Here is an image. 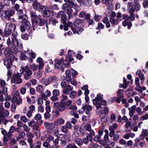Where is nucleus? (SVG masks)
Here are the masks:
<instances>
[{
  "label": "nucleus",
  "instance_id": "obj_1",
  "mask_svg": "<svg viewBox=\"0 0 148 148\" xmlns=\"http://www.w3.org/2000/svg\"><path fill=\"white\" fill-rule=\"evenodd\" d=\"M13 36H12L8 38L6 43L8 47L4 51V53L7 56H9L10 54L15 53L17 50V48L14 47L13 42Z\"/></svg>",
  "mask_w": 148,
  "mask_h": 148
},
{
  "label": "nucleus",
  "instance_id": "obj_2",
  "mask_svg": "<svg viewBox=\"0 0 148 148\" xmlns=\"http://www.w3.org/2000/svg\"><path fill=\"white\" fill-rule=\"evenodd\" d=\"M103 95L99 93L98 94L95 99H93V103L95 105L97 109H99V111L101 114L102 113L103 109L101 108V105H106V102L104 100H103Z\"/></svg>",
  "mask_w": 148,
  "mask_h": 148
},
{
  "label": "nucleus",
  "instance_id": "obj_3",
  "mask_svg": "<svg viewBox=\"0 0 148 148\" xmlns=\"http://www.w3.org/2000/svg\"><path fill=\"white\" fill-rule=\"evenodd\" d=\"M72 101L71 100H67L66 101H62L60 102V106L59 111H62L66 109H71L73 110H76L75 106L72 105Z\"/></svg>",
  "mask_w": 148,
  "mask_h": 148
},
{
  "label": "nucleus",
  "instance_id": "obj_4",
  "mask_svg": "<svg viewBox=\"0 0 148 148\" xmlns=\"http://www.w3.org/2000/svg\"><path fill=\"white\" fill-rule=\"evenodd\" d=\"M16 28V25L12 22L7 23L4 32L6 35V36H8L11 34L12 31H14Z\"/></svg>",
  "mask_w": 148,
  "mask_h": 148
},
{
  "label": "nucleus",
  "instance_id": "obj_5",
  "mask_svg": "<svg viewBox=\"0 0 148 148\" xmlns=\"http://www.w3.org/2000/svg\"><path fill=\"white\" fill-rule=\"evenodd\" d=\"M134 3V8L132 3H128V10L129 12H134L135 11H137L139 10L140 6L139 1L138 0H135Z\"/></svg>",
  "mask_w": 148,
  "mask_h": 148
},
{
  "label": "nucleus",
  "instance_id": "obj_6",
  "mask_svg": "<svg viewBox=\"0 0 148 148\" xmlns=\"http://www.w3.org/2000/svg\"><path fill=\"white\" fill-rule=\"evenodd\" d=\"M22 20V25L20 28V30L22 32L25 31V29H29L31 25L30 23L27 21V17L25 14L24 15V17H23Z\"/></svg>",
  "mask_w": 148,
  "mask_h": 148
},
{
  "label": "nucleus",
  "instance_id": "obj_7",
  "mask_svg": "<svg viewBox=\"0 0 148 148\" xmlns=\"http://www.w3.org/2000/svg\"><path fill=\"white\" fill-rule=\"evenodd\" d=\"M23 71L24 72V77L25 79L28 80L30 79L32 74V71L29 69V67L27 66H25L22 68Z\"/></svg>",
  "mask_w": 148,
  "mask_h": 148
},
{
  "label": "nucleus",
  "instance_id": "obj_8",
  "mask_svg": "<svg viewBox=\"0 0 148 148\" xmlns=\"http://www.w3.org/2000/svg\"><path fill=\"white\" fill-rule=\"evenodd\" d=\"M84 128L86 131V135L88 136L90 138V140L92 139V137L95 135V133L94 130L91 129V125L89 124H86Z\"/></svg>",
  "mask_w": 148,
  "mask_h": 148
},
{
  "label": "nucleus",
  "instance_id": "obj_9",
  "mask_svg": "<svg viewBox=\"0 0 148 148\" xmlns=\"http://www.w3.org/2000/svg\"><path fill=\"white\" fill-rule=\"evenodd\" d=\"M12 101L13 103H16L18 105L22 103V99L19 97V92L18 90H16L14 92Z\"/></svg>",
  "mask_w": 148,
  "mask_h": 148
},
{
  "label": "nucleus",
  "instance_id": "obj_10",
  "mask_svg": "<svg viewBox=\"0 0 148 148\" xmlns=\"http://www.w3.org/2000/svg\"><path fill=\"white\" fill-rule=\"evenodd\" d=\"M6 57L11 56L10 58H5L4 60V64L7 68H10V66L12 65V63L13 61L14 60V56L13 55L10 54L9 56H7Z\"/></svg>",
  "mask_w": 148,
  "mask_h": 148
},
{
  "label": "nucleus",
  "instance_id": "obj_11",
  "mask_svg": "<svg viewBox=\"0 0 148 148\" xmlns=\"http://www.w3.org/2000/svg\"><path fill=\"white\" fill-rule=\"evenodd\" d=\"M22 82V79L18 74H14L11 81L12 83L15 84H20Z\"/></svg>",
  "mask_w": 148,
  "mask_h": 148
},
{
  "label": "nucleus",
  "instance_id": "obj_12",
  "mask_svg": "<svg viewBox=\"0 0 148 148\" xmlns=\"http://www.w3.org/2000/svg\"><path fill=\"white\" fill-rule=\"evenodd\" d=\"M44 8L45 9L42 10L41 12L45 16L49 17L53 12V10H51L49 8H47L46 6H44Z\"/></svg>",
  "mask_w": 148,
  "mask_h": 148
},
{
  "label": "nucleus",
  "instance_id": "obj_13",
  "mask_svg": "<svg viewBox=\"0 0 148 148\" xmlns=\"http://www.w3.org/2000/svg\"><path fill=\"white\" fill-rule=\"evenodd\" d=\"M57 16L61 18L62 23L65 25L66 23V16L64 11H61L58 12Z\"/></svg>",
  "mask_w": 148,
  "mask_h": 148
},
{
  "label": "nucleus",
  "instance_id": "obj_14",
  "mask_svg": "<svg viewBox=\"0 0 148 148\" xmlns=\"http://www.w3.org/2000/svg\"><path fill=\"white\" fill-rule=\"evenodd\" d=\"M33 8L35 10H40V11L45 9L44 6L42 5L36 1H35L32 4Z\"/></svg>",
  "mask_w": 148,
  "mask_h": 148
},
{
  "label": "nucleus",
  "instance_id": "obj_15",
  "mask_svg": "<svg viewBox=\"0 0 148 148\" xmlns=\"http://www.w3.org/2000/svg\"><path fill=\"white\" fill-rule=\"evenodd\" d=\"M62 132L65 134H67V135L65 136V138L67 137L68 138L67 141H69V138L71 137V134L69 131L68 130V129L65 126V125L62 126L61 129Z\"/></svg>",
  "mask_w": 148,
  "mask_h": 148
},
{
  "label": "nucleus",
  "instance_id": "obj_16",
  "mask_svg": "<svg viewBox=\"0 0 148 148\" xmlns=\"http://www.w3.org/2000/svg\"><path fill=\"white\" fill-rule=\"evenodd\" d=\"M15 8L16 10L18 11L17 12L18 14V18L19 19H22L23 17H24V15L23 14V11L21 9L20 10H19V5L18 4H16L15 5Z\"/></svg>",
  "mask_w": 148,
  "mask_h": 148
},
{
  "label": "nucleus",
  "instance_id": "obj_17",
  "mask_svg": "<svg viewBox=\"0 0 148 148\" xmlns=\"http://www.w3.org/2000/svg\"><path fill=\"white\" fill-rule=\"evenodd\" d=\"M73 89V86L68 84L66 85L65 88H64L62 91L63 93L66 94H69V92L71 91Z\"/></svg>",
  "mask_w": 148,
  "mask_h": 148
},
{
  "label": "nucleus",
  "instance_id": "obj_18",
  "mask_svg": "<svg viewBox=\"0 0 148 148\" xmlns=\"http://www.w3.org/2000/svg\"><path fill=\"white\" fill-rule=\"evenodd\" d=\"M44 126L46 129L49 130H52L55 128L56 126L54 125V123H49L45 122L44 123Z\"/></svg>",
  "mask_w": 148,
  "mask_h": 148
},
{
  "label": "nucleus",
  "instance_id": "obj_19",
  "mask_svg": "<svg viewBox=\"0 0 148 148\" xmlns=\"http://www.w3.org/2000/svg\"><path fill=\"white\" fill-rule=\"evenodd\" d=\"M55 68L60 69L61 68L62 65L63 64H64L63 60L62 59L59 60H55Z\"/></svg>",
  "mask_w": 148,
  "mask_h": 148
},
{
  "label": "nucleus",
  "instance_id": "obj_20",
  "mask_svg": "<svg viewBox=\"0 0 148 148\" xmlns=\"http://www.w3.org/2000/svg\"><path fill=\"white\" fill-rule=\"evenodd\" d=\"M14 12L15 11L14 10L12 9L4 11V14H5V18H9L14 13Z\"/></svg>",
  "mask_w": 148,
  "mask_h": 148
},
{
  "label": "nucleus",
  "instance_id": "obj_21",
  "mask_svg": "<svg viewBox=\"0 0 148 148\" xmlns=\"http://www.w3.org/2000/svg\"><path fill=\"white\" fill-rule=\"evenodd\" d=\"M34 134L31 132H28L26 134V136L27 138V141L29 144L33 143V140L32 138L34 137Z\"/></svg>",
  "mask_w": 148,
  "mask_h": 148
},
{
  "label": "nucleus",
  "instance_id": "obj_22",
  "mask_svg": "<svg viewBox=\"0 0 148 148\" xmlns=\"http://www.w3.org/2000/svg\"><path fill=\"white\" fill-rule=\"evenodd\" d=\"M13 45L14 47H21L22 46V45L20 41L16 39L14 36H13Z\"/></svg>",
  "mask_w": 148,
  "mask_h": 148
},
{
  "label": "nucleus",
  "instance_id": "obj_23",
  "mask_svg": "<svg viewBox=\"0 0 148 148\" xmlns=\"http://www.w3.org/2000/svg\"><path fill=\"white\" fill-rule=\"evenodd\" d=\"M73 60L72 58L70 56H66L65 61L64 62V66L66 67H69L70 65L69 62H71Z\"/></svg>",
  "mask_w": 148,
  "mask_h": 148
},
{
  "label": "nucleus",
  "instance_id": "obj_24",
  "mask_svg": "<svg viewBox=\"0 0 148 148\" xmlns=\"http://www.w3.org/2000/svg\"><path fill=\"white\" fill-rule=\"evenodd\" d=\"M2 109L1 112V115H0V118H4V115L7 117H9V112L8 110L5 109L4 107Z\"/></svg>",
  "mask_w": 148,
  "mask_h": 148
},
{
  "label": "nucleus",
  "instance_id": "obj_25",
  "mask_svg": "<svg viewBox=\"0 0 148 148\" xmlns=\"http://www.w3.org/2000/svg\"><path fill=\"white\" fill-rule=\"evenodd\" d=\"M64 123V120L62 118H59L55 121L54 125L56 126L63 125Z\"/></svg>",
  "mask_w": 148,
  "mask_h": 148
},
{
  "label": "nucleus",
  "instance_id": "obj_26",
  "mask_svg": "<svg viewBox=\"0 0 148 148\" xmlns=\"http://www.w3.org/2000/svg\"><path fill=\"white\" fill-rule=\"evenodd\" d=\"M117 17L119 21H121L123 19L127 20L128 19V15H121V13L119 12L117 13Z\"/></svg>",
  "mask_w": 148,
  "mask_h": 148
},
{
  "label": "nucleus",
  "instance_id": "obj_27",
  "mask_svg": "<svg viewBox=\"0 0 148 148\" xmlns=\"http://www.w3.org/2000/svg\"><path fill=\"white\" fill-rule=\"evenodd\" d=\"M83 108L84 111H86V113L87 114L89 113V112L92 109V107L89 105L85 104L83 107Z\"/></svg>",
  "mask_w": 148,
  "mask_h": 148
},
{
  "label": "nucleus",
  "instance_id": "obj_28",
  "mask_svg": "<svg viewBox=\"0 0 148 148\" xmlns=\"http://www.w3.org/2000/svg\"><path fill=\"white\" fill-rule=\"evenodd\" d=\"M30 14L32 19L34 20H35L36 19H38L40 18V15H38L35 12L32 11L30 12Z\"/></svg>",
  "mask_w": 148,
  "mask_h": 148
},
{
  "label": "nucleus",
  "instance_id": "obj_29",
  "mask_svg": "<svg viewBox=\"0 0 148 148\" xmlns=\"http://www.w3.org/2000/svg\"><path fill=\"white\" fill-rule=\"evenodd\" d=\"M136 107L135 105H134L131 106V108H129L128 109L130 110L129 111V114L130 116L132 117L133 115L134 112L136 110Z\"/></svg>",
  "mask_w": 148,
  "mask_h": 148
},
{
  "label": "nucleus",
  "instance_id": "obj_30",
  "mask_svg": "<svg viewBox=\"0 0 148 148\" xmlns=\"http://www.w3.org/2000/svg\"><path fill=\"white\" fill-rule=\"evenodd\" d=\"M72 30L74 34H79L83 31V29L82 28H79L77 27H75L74 28H72Z\"/></svg>",
  "mask_w": 148,
  "mask_h": 148
},
{
  "label": "nucleus",
  "instance_id": "obj_31",
  "mask_svg": "<svg viewBox=\"0 0 148 148\" xmlns=\"http://www.w3.org/2000/svg\"><path fill=\"white\" fill-rule=\"evenodd\" d=\"M141 72V70H138L136 73V75L139 76V77L141 80H144L145 79L144 75L143 73H142Z\"/></svg>",
  "mask_w": 148,
  "mask_h": 148
},
{
  "label": "nucleus",
  "instance_id": "obj_32",
  "mask_svg": "<svg viewBox=\"0 0 148 148\" xmlns=\"http://www.w3.org/2000/svg\"><path fill=\"white\" fill-rule=\"evenodd\" d=\"M67 2L69 3L70 7L73 8L75 7V9L76 8L77 4L75 1L74 0H69V1Z\"/></svg>",
  "mask_w": 148,
  "mask_h": 148
},
{
  "label": "nucleus",
  "instance_id": "obj_33",
  "mask_svg": "<svg viewBox=\"0 0 148 148\" xmlns=\"http://www.w3.org/2000/svg\"><path fill=\"white\" fill-rule=\"evenodd\" d=\"M15 131V128L14 126L12 125L10 127L9 131L8 132V137H10L12 136V133H13Z\"/></svg>",
  "mask_w": 148,
  "mask_h": 148
},
{
  "label": "nucleus",
  "instance_id": "obj_34",
  "mask_svg": "<svg viewBox=\"0 0 148 148\" xmlns=\"http://www.w3.org/2000/svg\"><path fill=\"white\" fill-rule=\"evenodd\" d=\"M40 82L42 84L46 86L50 84L48 78H42L40 80Z\"/></svg>",
  "mask_w": 148,
  "mask_h": 148
},
{
  "label": "nucleus",
  "instance_id": "obj_35",
  "mask_svg": "<svg viewBox=\"0 0 148 148\" xmlns=\"http://www.w3.org/2000/svg\"><path fill=\"white\" fill-rule=\"evenodd\" d=\"M48 78L50 84L51 82H56L58 80V79L56 76H50Z\"/></svg>",
  "mask_w": 148,
  "mask_h": 148
},
{
  "label": "nucleus",
  "instance_id": "obj_36",
  "mask_svg": "<svg viewBox=\"0 0 148 148\" xmlns=\"http://www.w3.org/2000/svg\"><path fill=\"white\" fill-rule=\"evenodd\" d=\"M66 76L65 79L66 81H69L70 80L73 78L71 73H70L69 70H67L66 71Z\"/></svg>",
  "mask_w": 148,
  "mask_h": 148
},
{
  "label": "nucleus",
  "instance_id": "obj_37",
  "mask_svg": "<svg viewBox=\"0 0 148 148\" xmlns=\"http://www.w3.org/2000/svg\"><path fill=\"white\" fill-rule=\"evenodd\" d=\"M25 135V133L24 131H22L18 134L16 137V140L18 141L22 138H23Z\"/></svg>",
  "mask_w": 148,
  "mask_h": 148
},
{
  "label": "nucleus",
  "instance_id": "obj_38",
  "mask_svg": "<svg viewBox=\"0 0 148 148\" xmlns=\"http://www.w3.org/2000/svg\"><path fill=\"white\" fill-rule=\"evenodd\" d=\"M66 10V13L68 15L69 18H71L72 17V13L73 11L72 8L71 7L69 8Z\"/></svg>",
  "mask_w": 148,
  "mask_h": 148
},
{
  "label": "nucleus",
  "instance_id": "obj_39",
  "mask_svg": "<svg viewBox=\"0 0 148 148\" xmlns=\"http://www.w3.org/2000/svg\"><path fill=\"white\" fill-rule=\"evenodd\" d=\"M81 22V20L80 19H77L75 20L74 23L75 27L80 28V25Z\"/></svg>",
  "mask_w": 148,
  "mask_h": 148
},
{
  "label": "nucleus",
  "instance_id": "obj_40",
  "mask_svg": "<svg viewBox=\"0 0 148 148\" xmlns=\"http://www.w3.org/2000/svg\"><path fill=\"white\" fill-rule=\"evenodd\" d=\"M74 77H73L71 79H70L69 81H67L69 83H70L71 84L73 85L74 86H76L77 85V82L75 80Z\"/></svg>",
  "mask_w": 148,
  "mask_h": 148
},
{
  "label": "nucleus",
  "instance_id": "obj_41",
  "mask_svg": "<svg viewBox=\"0 0 148 148\" xmlns=\"http://www.w3.org/2000/svg\"><path fill=\"white\" fill-rule=\"evenodd\" d=\"M49 140H46L43 143V146L46 148H51V146L49 143Z\"/></svg>",
  "mask_w": 148,
  "mask_h": 148
},
{
  "label": "nucleus",
  "instance_id": "obj_42",
  "mask_svg": "<svg viewBox=\"0 0 148 148\" xmlns=\"http://www.w3.org/2000/svg\"><path fill=\"white\" fill-rule=\"evenodd\" d=\"M69 71L70 73L72 75L73 77H75L78 74V73L73 69H71Z\"/></svg>",
  "mask_w": 148,
  "mask_h": 148
},
{
  "label": "nucleus",
  "instance_id": "obj_43",
  "mask_svg": "<svg viewBox=\"0 0 148 148\" xmlns=\"http://www.w3.org/2000/svg\"><path fill=\"white\" fill-rule=\"evenodd\" d=\"M81 89L85 91L84 94H89V90L88 89V86L85 85L81 87Z\"/></svg>",
  "mask_w": 148,
  "mask_h": 148
},
{
  "label": "nucleus",
  "instance_id": "obj_44",
  "mask_svg": "<svg viewBox=\"0 0 148 148\" xmlns=\"http://www.w3.org/2000/svg\"><path fill=\"white\" fill-rule=\"evenodd\" d=\"M86 6H90L92 3L91 0H83V2Z\"/></svg>",
  "mask_w": 148,
  "mask_h": 148
},
{
  "label": "nucleus",
  "instance_id": "obj_45",
  "mask_svg": "<svg viewBox=\"0 0 148 148\" xmlns=\"http://www.w3.org/2000/svg\"><path fill=\"white\" fill-rule=\"evenodd\" d=\"M33 130L34 131H36V132H38L39 133L40 132L39 129L40 127L38 125H37L36 124L32 127Z\"/></svg>",
  "mask_w": 148,
  "mask_h": 148
},
{
  "label": "nucleus",
  "instance_id": "obj_46",
  "mask_svg": "<svg viewBox=\"0 0 148 148\" xmlns=\"http://www.w3.org/2000/svg\"><path fill=\"white\" fill-rule=\"evenodd\" d=\"M23 127L24 131L27 133L29 132L30 130V128L25 124H24L23 125Z\"/></svg>",
  "mask_w": 148,
  "mask_h": 148
},
{
  "label": "nucleus",
  "instance_id": "obj_47",
  "mask_svg": "<svg viewBox=\"0 0 148 148\" xmlns=\"http://www.w3.org/2000/svg\"><path fill=\"white\" fill-rule=\"evenodd\" d=\"M43 90V86L41 85H39L36 88L37 92L41 93L42 92Z\"/></svg>",
  "mask_w": 148,
  "mask_h": 148
},
{
  "label": "nucleus",
  "instance_id": "obj_48",
  "mask_svg": "<svg viewBox=\"0 0 148 148\" xmlns=\"http://www.w3.org/2000/svg\"><path fill=\"white\" fill-rule=\"evenodd\" d=\"M39 24L38 23V21H36L35 20H34L32 21V26L34 29L36 28L38 26V25Z\"/></svg>",
  "mask_w": 148,
  "mask_h": 148
},
{
  "label": "nucleus",
  "instance_id": "obj_49",
  "mask_svg": "<svg viewBox=\"0 0 148 148\" xmlns=\"http://www.w3.org/2000/svg\"><path fill=\"white\" fill-rule=\"evenodd\" d=\"M75 143L79 146L82 145L83 144L81 140L79 138H77L75 140Z\"/></svg>",
  "mask_w": 148,
  "mask_h": 148
},
{
  "label": "nucleus",
  "instance_id": "obj_50",
  "mask_svg": "<svg viewBox=\"0 0 148 148\" xmlns=\"http://www.w3.org/2000/svg\"><path fill=\"white\" fill-rule=\"evenodd\" d=\"M52 94L53 95L58 96L60 95V91L58 89H55L53 91Z\"/></svg>",
  "mask_w": 148,
  "mask_h": 148
},
{
  "label": "nucleus",
  "instance_id": "obj_51",
  "mask_svg": "<svg viewBox=\"0 0 148 148\" xmlns=\"http://www.w3.org/2000/svg\"><path fill=\"white\" fill-rule=\"evenodd\" d=\"M76 91H71L70 95L69 97L70 98H74L76 96Z\"/></svg>",
  "mask_w": 148,
  "mask_h": 148
},
{
  "label": "nucleus",
  "instance_id": "obj_52",
  "mask_svg": "<svg viewBox=\"0 0 148 148\" xmlns=\"http://www.w3.org/2000/svg\"><path fill=\"white\" fill-rule=\"evenodd\" d=\"M38 21H39V25L40 26L44 25L46 23V21L44 19H41L40 18L38 19Z\"/></svg>",
  "mask_w": 148,
  "mask_h": 148
},
{
  "label": "nucleus",
  "instance_id": "obj_53",
  "mask_svg": "<svg viewBox=\"0 0 148 148\" xmlns=\"http://www.w3.org/2000/svg\"><path fill=\"white\" fill-rule=\"evenodd\" d=\"M0 130H1V134L4 136H8V132L7 133L6 130H5L3 128H0Z\"/></svg>",
  "mask_w": 148,
  "mask_h": 148
},
{
  "label": "nucleus",
  "instance_id": "obj_54",
  "mask_svg": "<svg viewBox=\"0 0 148 148\" xmlns=\"http://www.w3.org/2000/svg\"><path fill=\"white\" fill-rule=\"evenodd\" d=\"M148 119V113L146 114H145L141 117L140 118V120L141 121H143L145 120Z\"/></svg>",
  "mask_w": 148,
  "mask_h": 148
},
{
  "label": "nucleus",
  "instance_id": "obj_55",
  "mask_svg": "<svg viewBox=\"0 0 148 148\" xmlns=\"http://www.w3.org/2000/svg\"><path fill=\"white\" fill-rule=\"evenodd\" d=\"M122 90L121 89H119L117 92V95L120 98L123 97V96L122 93Z\"/></svg>",
  "mask_w": 148,
  "mask_h": 148
},
{
  "label": "nucleus",
  "instance_id": "obj_56",
  "mask_svg": "<svg viewBox=\"0 0 148 148\" xmlns=\"http://www.w3.org/2000/svg\"><path fill=\"white\" fill-rule=\"evenodd\" d=\"M6 84V83L4 80L2 79H0V86H1L3 87L5 86Z\"/></svg>",
  "mask_w": 148,
  "mask_h": 148
},
{
  "label": "nucleus",
  "instance_id": "obj_57",
  "mask_svg": "<svg viewBox=\"0 0 148 148\" xmlns=\"http://www.w3.org/2000/svg\"><path fill=\"white\" fill-rule=\"evenodd\" d=\"M126 81V79H125V78L124 77L123 79V84H122L121 85V86L122 87V88L124 89L126 88H127V84Z\"/></svg>",
  "mask_w": 148,
  "mask_h": 148
},
{
  "label": "nucleus",
  "instance_id": "obj_58",
  "mask_svg": "<svg viewBox=\"0 0 148 148\" xmlns=\"http://www.w3.org/2000/svg\"><path fill=\"white\" fill-rule=\"evenodd\" d=\"M111 23L114 25H116L118 23V21L116 19L111 18L110 20Z\"/></svg>",
  "mask_w": 148,
  "mask_h": 148
},
{
  "label": "nucleus",
  "instance_id": "obj_59",
  "mask_svg": "<svg viewBox=\"0 0 148 148\" xmlns=\"http://www.w3.org/2000/svg\"><path fill=\"white\" fill-rule=\"evenodd\" d=\"M36 124L35 122L32 120L28 123V125L29 126L32 127Z\"/></svg>",
  "mask_w": 148,
  "mask_h": 148
},
{
  "label": "nucleus",
  "instance_id": "obj_60",
  "mask_svg": "<svg viewBox=\"0 0 148 148\" xmlns=\"http://www.w3.org/2000/svg\"><path fill=\"white\" fill-rule=\"evenodd\" d=\"M110 131V133H109V136L111 137H112L113 136H114V135L115 134V132L114 130H113L112 129L111 127H110V129H109Z\"/></svg>",
  "mask_w": 148,
  "mask_h": 148
},
{
  "label": "nucleus",
  "instance_id": "obj_61",
  "mask_svg": "<svg viewBox=\"0 0 148 148\" xmlns=\"http://www.w3.org/2000/svg\"><path fill=\"white\" fill-rule=\"evenodd\" d=\"M98 145L95 143H91L89 144V148H97Z\"/></svg>",
  "mask_w": 148,
  "mask_h": 148
},
{
  "label": "nucleus",
  "instance_id": "obj_62",
  "mask_svg": "<svg viewBox=\"0 0 148 148\" xmlns=\"http://www.w3.org/2000/svg\"><path fill=\"white\" fill-rule=\"evenodd\" d=\"M30 68L33 71H35L37 70L38 66L34 64L31 65Z\"/></svg>",
  "mask_w": 148,
  "mask_h": 148
},
{
  "label": "nucleus",
  "instance_id": "obj_63",
  "mask_svg": "<svg viewBox=\"0 0 148 148\" xmlns=\"http://www.w3.org/2000/svg\"><path fill=\"white\" fill-rule=\"evenodd\" d=\"M142 133L143 135H144L145 136H148V130L146 129H143V130L142 131Z\"/></svg>",
  "mask_w": 148,
  "mask_h": 148
},
{
  "label": "nucleus",
  "instance_id": "obj_64",
  "mask_svg": "<svg viewBox=\"0 0 148 148\" xmlns=\"http://www.w3.org/2000/svg\"><path fill=\"white\" fill-rule=\"evenodd\" d=\"M66 148H77V147L75 145L69 143L66 145Z\"/></svg>",
  "mask_w": 148,
  "mask_h": 148
}]
</instances>
